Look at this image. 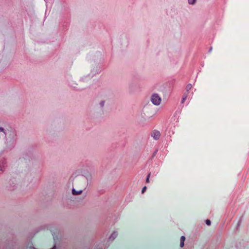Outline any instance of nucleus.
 I'll use <instances>...</instances> for the list:
<instances>
[{
  "label": "nucleus",
  "instance_id": "nucleus-1",
  "mask_svg": "<svg viewBox=\"0 0 249 249\" xmlns=\"http://www.w3.org/2000/svg\"><path fill=\"white\" fill-rule=\"evenodd\" d=\"M151 101L154 105H158L160 104L161 99L159 95L155 94L152 95Z\"/></svg>",
  "mask_w": 249,
  "mask_h": 249
},
{
  "label": "nucleus",
  "instance_id": "nucleus-2",
  "mask_svg": "<svg viewBox=\"0 0 249 249\" xmlns=\"http://www.w3.org/2000/svg\"><path fill=\"white\" fill-rule=\"evenodd\" d=\"M185 240V236H182L181 237V238H180V246L181 248H182V247H184Z\"/></svg>",
  "mask_w": 249,
  "mask_h": 249
},
{
  "label": "nucleus",
  "instance_id": "nucleus-6",
  "mask_svg": "<svg viewBox=\"0 0 249 249\" xmlns=\"http://www.w3.org/2000/svg\"><path fill=\"white\" fill-rule=\"evenodd\" d=\"M206 223L207 225H211V221L209 219H207L206 220Z\"/></svg>",
  "mask_w": 249,
  "mask_h": 249
},
{
  "label": "nucleus",
  "instance_id": "nucleus-5",
  "mask_svg": "<svg viewBox=\"0 0 249 249\" xmlns=\"http://www.w3.org/2000/svg\"><path fill=\"white\" fill-rule=\"evenodd\" d=\"M196 0H188L189 3L190 4H193L195 3Z\"/></svg>",
  "mask_w": 249,
  "mask_h": 249
},
{
  "label": "nucleus",
  "instance_id": "nucleus-8",
  "mask_svg": "<svg viewBox=\"0 0 249 249\" xmlns=\"http://www.w3.org/2000/svg\"><path fill=\"white\" fill-rule=\"evenodd\" d=\"M146 189V186L144 187L142 190V193H143L145 191Z\"/></svg>",
  "mask_w": 249,
  "mask_h": 249
},
{
  "label": "nucleus",
  "instance_id": "nucleus-9",
  "mask_svg": "<svg viewBox=\"0 0 249 249\" xmlns=\"http://www.w3.org/2000/svg\"><path fill=\"white\" fill-rule=\"evenodd\" d=\"M186 97L185 96L183 98L182 103H183L185 101V100H186Z\"/></svg>",
  "mask_w": 249,
  "mask_h": 249
},
{
  "label": "nucleus",
  "instance_id": "nucleus-4",
  "mask_svg": "<svg viewBox=\"0 0 249 249\" xmlns=\"http://www.w3.org/2000/svg\"><path fill=\"white\" fill-rule=\"evenodd\" d=\"M154 137L156 139H159V137H160V133L159 132H155L154 133Z\"/></svg>",
  "mask_w": 249,
  "mask_h": 249
},
{
  "label": "nucleus",
  "instance_id": "nucleus-3",
  "mask_svg": "<svg viewBox=\"0 0 249 249\" xmlns=\"http://www.w3.org/2000/svg\"><path fill=\"white\" fill-rule=\"evenodd\" d=\"M82 191H76L74 189H72V194L73 195H80V194H81L82 193Z\"/></svg>",
  "mask_w": 249,
  "mask_h": 249
},
{
  "label": "nucleus",
  "instance_id": "nucleus-10",
  "mask_svg": "<svg viewBox=\"0 0 249 249\" xmlns=\"http://www.w3.org/2000/svg\"><path fill=\"white\" fill-rule=\"evenodd\" d=\"M4 131V129L2 128V127H0V131Z\"/></svg>",
  "mask_w": 249,
  "mask_h": 249
},
{
  "label": "nucleus",
  "instance_id": "nucleus-7",
  "mask_svg": "<svg viewBox=\"0 0 249 249\" xmlns=\"http://www.w3.org/2000/svg\"><path fill=\"white\" fill-rule=\"evenodd\" d=\"M150 174H149L148 176H147V178H146V182L147 183H148L149 182V178H150Z\"/></svg>",
  "mask_w": 249,
  "mask_h": 249
}]
</instances>
